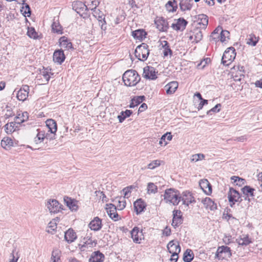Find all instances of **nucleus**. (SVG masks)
<instances>
[{"mask_svg":"<svg viewBox=\"0 0 262 262\" xmlns=\"http://www.w3.org/2000/svg\"><path fill=\"white\" fill-rule=\"evenodd\" d=\"M205 156L202 154H198L193 155L190 159L191 162H196L199 160H202L204 159Z\"/></svg>","mask_w":262,"mask_h":262,"instance_id":"3c124183","label":"nucleus"},{"mask_svg":"<svg viewBox=\"0 0 262 262\" xmlns=\"http://www.w3.org/2000/svg\"><path fill=\"white\" fill-rule=\"evenodd\" d=\"M52 31L57 34H62V27L58 21H54L52 25Z\"/></svg>","mask_w":262,"mask_h":262,"instance_id":"a19ab883","label":"nucleus"},{"mask_svg":"<svg viewBox=\"0 0 262 262\" xmlns=\"http://www.w3.org/2000/svg\"><path fill=\"white\" fill-rule=\"evenodd\" d=\"M135 187L134 186L131 185L128 187L124 188L122 191L124 192V198H128L130 196V193H131V190L133 189H134Z\"/></svg>","mask_w":262,"mask_h":262,"instance_id":"864d4df0","label":"nucleus"},{"mask_svg":"<svg viewBox=\"0 0 262 262\" xmlns=\"http://www.w3.org/2000/svg\"><path fill=\"white\" fill-rule=\"evenodd\" d=\"M172 215L173 219L171 225L173 227L178 226L179 224H181L182 222V212L179 210H174Z\"/></svg>","mask_w":262,"mask_h":262,"instance_id":"f3484780","label":"nucleus"},{"mask_svg":"<svg viewBox=\"0 0 262 262\" xmlns=\"http://www.w3.org/2000/svg\"><path fill=\"white\" fill-rule=\"evenodd\" d=\"M30 91L29 86L27 85H23L17 93V98L19 101H24L28 97Z\"/></svg>","mask_w":262,"mask_h":262,"instance_id":"1a4fd4ad","label":"nucleus"},{"mask_svg":"<svg viewBox=\"0 0 262 262\" xmlns=\"http://www.w3.org/2000/svg\"><path fill=\"white\" fill-rule=\"evenodd\" d=\"M48 132L50 135V140L55 139L56 132H57V124L56 121L52 119H48L46 121Z\"/></svg>","mask_w":262,"mask_h":262,"instance_id":"0eeeda50","label":"nucleus"},{"mask_svg":"<svg viewBox=\"0 0 262 262\" xmlns=\"http://www.w3.org/2000/svg\"><path fill=\"white\" fill-rule=\"evenodd\" d=\"M53 61L59 64H61L65 60L63 51L61 50H56L53 54Z\"/></svg>","mask_w":262,"mask_h":262,"instance_id":"6ab92c4d","label":"nucleus"},{"mask_svg":"<svg viewBox=\"0 0 262 262\" xmlns=\"http://www.w3.org/2000/svg\"><path fill=\"white\" fill-rule=\"evenodd\" d=\"M23 5L25 6L22 7L21 9V12L23 14H25V16L27 15L28 16H29L31 14L30 7L28 5L25 4L24 3H23Z\"/></svg>","mask_w":262,"mask_h":262,"instance_id":"6e6d98bb","label":"nucleus"},{"mask_svg":"<svg viewBox=\"0 0 262 262\" xmlns=\"http://www.w3.org/2000/svg\"><path fill=\"white\" fill-rule=\"evenodd\" d=\"M255 189L250 186H245L241 189L242 197H252L254 196Z\"/></svg>","mask_w":262,"mask_h":262,"instance_id":"5701e85b","label":"nucleus"},{"mask_svg":"<svg viewBox=\"0 0 262 262\" xmlns=\"http://www.w3.org/2000/svg\"><path fill=\"white\" fill-rule=\"evenodd\" d=\"M223 31L222 27L218 26L211 33V37L214 36L215 34H220Z\"/></svg>","mask_w":262,"mask_h":262,"instance_id":"774afa93","label":"nucleus"},{"mask_svg":"<svg viewBox=\"0 0 262 262\" xmlns=\"http://www.w3.org/2000/svg\"><path fill=\"white\" fill-rule=\"evenodd\" d=\"M59 219L58 217H56L52 220L48 224V228L50 229L51 230L54 231L57 228V222L59 221Z\"/></svg>","mask_w":262,"mask_h":262,"instance_id":"603ef678","label":"nucleus"},{"mask_svg":"<svg viewBox=\"0 0 262 262\" xmlns=\"http://www.w3.org/2000/svg\"><path fill=\"white\" fill-rule=\"evenodd\" d=\"M235 50L233 47L227 48L224 52L222 58V63L226 66H229L235 59Z\"/></svg>","mask_w":262,"mask_h":262,"instance_id":"7ed1b4c3","label":"nucleus"},{"mask_svg":"<svg viewBox=\"0 0 262 262\" xmlns=\"http://www.w3.org/2000/svg\"><path fill=\"white\" fill-rule=\"evenodd\" d=\"M201 189L206 193L210 194L212 192L211 185L207 179L201 180L199 182Z\"/></svg>","mask_w":262,"mask_h":262,"instance_id":"aec40b11","label":"nucleus"},{"mask_svg":"<svg viewBox=\"0 0 262 262\" xmlns=\"http://www.w3.org/2000/svg\"><path fill=\"white\" fill-rule=\"evenodd\" d=\"M88 226L91 230L94 231H99L102 227V220L98 216L95 217L90 222Z\"/></svg>","mask_w":262,"mask_h":262,"instance_id":"f8f14e48","label":"nucleus"},{"mask_svg":"<svg viewBox=\"0 0 262 262\" xmlns=\"http://www.w3.org/2000/svg\"><path fill=\"white\" fill-rule=\"evenodd\" d=\"M64 238L68 243H71L77 238V235L73 229H69L64 233Z\"/></svg>","mask_w":262,"mask_h":262,"instance_id":"bb28decb","label":"nucleus"},{"mask_svg":"<svg viewBox=\"0 0 262 262\" xmlns=\"http://www.w3.org/2000/svg\"><path fill=\"white\" fill-rule=\"evenodd\" d=\"M134 206L136 213L138 214L144 210L145 204L141 199H138L134 202Z\"/></svg>","mask_w":262,"mask_h":262,"instance_id":"c85d7f7f","label":"nucleus"},{"mask_svg":"<svg viewBox=\"0 0 262 262\" xmlns=\"http://www.w3.org/2000/svg\"><path fill=\"white\" fill-rule=\"evenodd\" d=\"M180 252H177L175 251V253H171V257L170 258V260L172 262H176L178 259V254Z\"/></svg>","mask_w":262,"mask_h":262,"instance_id":"69168bd1","label":"nucleus"},{"mask_svg":"<svg viewBox=\"0 0 262 262\" xmlns=\"http://www.w3.org/2000/svg\"><path fill=\"white\" fill-rule=\"evenodd\" d=\"M188 22L183 18H180L175 20L171 25L172 29L176 31H183L186 28Z\"/></svg>","mask_w":262,"mask_h":262,"instance_id":"ddd939ff","label":"nucleus"},{"mask_svg":"<svg viewBox=\"0 0 262 262\" xmlns=\"http://www.w3.org/2000/svg\"><path fill=\"white\" fill-rule=\"evenodd\" d=\"M189 2L190 1H180L179 5L182 11H185L190 10L192 4H191Z\"/></svg>","mask_w":262,"mask_h":262,"instance_id":"79ce46f5","label":"nucleus"},{"mask_svg":"<svg viewBox=\"0 0 262 262\" xmlns=\"http://www.w3.org/2000/svg\"><path fill=\"white\" fill-rule=\"evenodd\" d=\"M143 77L146 79L155 80L157 78L156 72L153 67L147 66L143 69Z\"/></svg>","mask_w":262,"mask_h":262,"instance_id":"9b49d317","label":"nucleus"},{"mask_svg":"<svg viewBox=\"0 0 262 262\" xmlns=\"http://www.w3.org/2000/svg\"><path fill=\"white\" fill-rule=\"evenodd\" d=\"M204 207L210 210H214L217 208L216 204L209 198H206L202 201Z\"/></svg>","mask_w":262,"mask_h":262,"instance_id":"cd10ccee","label":"nucleus"},{"mask_svg":"<svg viewBox=\"0 0 262 262\" xmlns=\"http://www.w3.org/2000/svg\"><path fill=\"white\" fill-rule=\"evenodd\" d=\"M27 34L30 38L34 39L37 38V33L33 28L28 29Z\"/></svg>","mask_w":262,"mask_h":262,"instance_id":"13d9d810","label":"nucleus"},{"mask_svg":"<svg viewBox=\"0 0 262 262\" xmlns=\"http://www.w3.org/2000/svg\"><path fill=\"white\" fill-rule=\"evenodd\" d=\"M165 43L164 46H167L165 48L164 51H163V54L165 56H166L168 55V54H171L172 51L170 50V48H169V47L167 46L168 43L167 41H165Z\"/></svg>","mask_w":262,"mask_h":262,"instance_id":"680f3d73","label":"nucleus"},{"mask_svg":"<svg viewBox=\"0 0 262 262\" xmlns=\"http://www.w3.org/2000/svg\"><path fill=\"white\" fill-rule=\"evenodd\" d=\"M99 24L101 26V29L103 30H105L106 28V21L105 20V18L103 17V19H98Z\"/></svg>","mask_w":262,"mask_h":262,"instance_id":"0e129e2a","label":"nucleus"},{"mask_svg":"<svg viewBox=\"0 0 262 262\" xmlns=\"http://www.w3.org/2000/svg\"><path fill=\"white\" fill-rule=\"evenodd\" d=\"M257 42V40L255 37L250 36V37L247 39V43L249 45L255 46Z\"/></svg>","mask_w":262,"mask_h":262,"instance_id":"bf43d9fd","label":"nucleus"},{"mask_svg":"<svg viewBox=\"0 0 262 262\" xmlns=\"http://www.w3.org/2000/svg\"><path fill=\"white\" fill-rule=\"evenodd\" d=\"M161 161L159 160H154L148 164L147 168L149 169H154L161 165Z\"/></svg>","mask_w":262,"mask_h":262,"instance_id":"09e8293b","label":"nucleus"},{"mask_svg":"<svg viewBox=\"0 0 262 262\" xmlns=\"http://www.w3.org/2000/svg\"><path fill=\"white\" fill-rule=\"evenodd\" d=\"M228 198L229 202L230 203V206L233 207L236 202H241L242 201L241 198H242V194L233 188H230L228 192Z\"/></svg>","mask_w":262,"mask_h":262,"instance_id":"39448f33","label":"nucleus"},{"mask_svg":"<svg viewBox=\"0 0 262 262\" xmlns=\"http://www.w3.org/2000/svg\"><path fill=\"white\" fill-rule=\"evenodd\" d=\"M29 118L28 113L26 112L19 114L14 118L15 122L20 124V123L27 121Z\"/></svg>","mask_w":262,"mask_h":262,"instance_id":"2f4dec72","label":"nucleus"},{"mask_svg":"<svg viewBox=\"0 0 262 262\" xmlns=\"http://www.w3.org/2000/svg\"><path fill=\"white\" fill-rule=\"evenodd\" d=\"M104 258V255L98 251L92 253L89 261V262H102Z\"/></svg>","mask_w":262,"mask_h":262,"instance_id":"b1692460","label":"nucleus"},{"mask_svg":"<svg viewBox=\"0 0 262 262\" xmlns=\"http://www.w3.org/2000/svg\"><path fill=\"white\" fill-rule=\"evenodd\" d=\"M230 33L228 31L223 30L220 33V41L222 42L226 41V38L229 39Z\"/></svg>","mask_w":262,"mask_h":262,"instance_id":"de8ad7c7","label":"nucleus"},{"mask_svg":"<svg viewBox=\"0 0 262 262\" xmlns=\"http://www.w3.org/2000/svg\"><path fill=\"white\" fill-rule=\"evenodd\" d=\"M73 9H74L78 13L86 11L88 7L85 3L82 1H74L72 4Z\"/></svg>","mask_w":262,"mask_h":262,"instance_id":"a211bd4d","label":"nucleus"},{"mask_svg":"<svg viewBox=\"0 0 262 262\" xmlns=\"http://www.w3.org/2000/svg\"><path fill=\"white\" fill-rule=\"evenodd\" d=\"M130 234L131 237L135 243H140V241L143 238V235L142 231H140L139 228L134 227L131 231Z\"/></svg>","mask_w":262,"mask_h":262,"instance_id":"dca6fc26","label":"nucleus"},{"mask_svg":"<svg viewBox=\"0 0 262 262\" xmlns=\"http://www.w3.org/2000/svg\"><path fill=\"white\" fill-rule=\"evenodd\" d=\"M148 47L147 44L143 43L136 48L135 54L140 60L144 61L147 59L149 53Z\"/></svg>","mask_w":262,"mask_h":262,"instance_id":"20e7f679","label":"nucleus"},{"mask_svg":"<svg viewBox=\"0 0 262 262\" xmlns=\"http://www.w3.org/2000/svg\"><path fill=\"white\" fill-rule=\"evenodd\" d=\"M145 99L144 96H137L132 99L129 104L130 108H134L142 103Z\"/></svg>","mask_w":262,"mask_h":262,"instance_id":"f704fd0d","label":"nucleus"},{"mask_svg":"<svg viewBox=\"0 0 262 262\" xmlns=\"http://www.w3.org/2000/svg\"><path fill=\"white\" fill-rule=\"evenodd\" d=\"M145 33L142 30H137L133 32V36L135 38L142 39L145 36Z\"/></svg>","mask_w":262,"mask_h":262,"instance_id":"a18cd8bd","label":"nucleus"},{"mask_svg":"<svg viewBox=\"0 0 262 262\" xmlns=\"http://www.w3.org/2000/svg\"><path fill=\"white\" fill-rule=\"evenodd\" d=\"M1 146L6 150L10 149L13 146V141L9 137H5L1 141Z\"/></svg>","mask_w":262,"mask_h":262,"instance_id":"7c9ffc66","label":"nucleus"},{"mask_svg":"<svg viewBox=\"0 0 262 262\" xmlns=\"http://www.w3.org/2000/svg\"><path fill=\"white\" fill-rule=\"evenodd\" d=\"M194 40L198 42L200 41L203 38V34L201 30L196 29L194 32Z\"/></svg>","mask_w":262,"mask_h":262,"instance_id":"8fccbe9b","label":"nucleus"},{"mask_svg":"<svg viewBox=\"0 0 262 262\" xmlns=\"http://www.w3.org/2000/svg\"><path fill=\"white\" fill-rule=\"evenodd\" d=\"M236 241L238 245L242 246H246L251 242L248 236L247 235H243V237L236 239Z\"/></svg>","mask_w":262,"mask_h":262,"instance_id":"37998d69","label":"nucleus"},{"mask_svg":"<svg viewBox=\"0 0 262 262\" xmlns=\"http://www.w3.org/2000/svg\"><path fill=\"white\" fill-rule=\"evenodd\" d=\"M155 23L157 28L161 32H166L168 29L167 21L163 17H157L155 20Z\"/></svg>","mask_w":262,"mask_h":262,"instance_id":"9d476101","label":"nucleus"},{"mask_svg":"<svg viewBox=\"0 0 262 262\" xmlns=\"http://www.w3.org/2000/svg\"><path fill=\"white\" fill-rule=\"evenodd\" d=\"M60 45L61 47L67 49H71L72 48V43L70 42L68 38L65 36H62L59 39Z\"/></svg>","mask_w":262,"mask_h":262,"instance_id":"72a5a7b5","label":"nucleus"},{"mask_svg":"<svg viewBox=\"0 0 262 262\" xmlns=\"http://www.w3.org/2000/svg\"><path fill=\"white\" fill-rule=\"evenodd\" d=\"M157 186L153 183H148L147 186V192L148 194L156 193L157 192Z\"/></svg>","mask_w":262,"mask_h":262,"instance_id":"c03bdc74","label":"nucleus"},{"mask_svg":"<svg viewBox=\"0 0 262 262\" xmlns=\"http://www.w3.org/2000/svg\"><path fill=\"white\" fill-rule=\"evenodd\" d=\"M122 79L126 86H134L139 83L141 78L137 71L134 70H129L123 74Z\"/></svg>","mask_w":262,"mask_h":262,"instance_id":"f257e3e1","label":"nucleus"},{"mask_svg":"<svg viewBox=\"0 0 262 262\" xmlns=\"http://www.w3.org/2000/svg\"><path fill=\"white\" fill-rule=\"evenodd\" d=\"M231 179L234 181V183H236V185L238 186H242L245 181L244 179L236 176L232 177Z\"/></svg>","mask_w":262,"mask_h":262,"instance_id":"4d7b16f0","label":"nucleus"},{"mask_svg":"<svg viewBox=\"0 0 262 262\" xmlns=\"http://www.w3.org/2000/svg\"><path fill=\"white\" fill-rule=\"evenodd\" d=\"M193 258V254L191 250L187 249L183 255V259L186 262H190Z\"/></svg>","mask_w":262,"mask_h":262,"instance_id":"ea45409f","label":"nucleus"},{"mask_svg":"<svg viewBox=\"0 0 262 262\" xmlns=\"http://www.w3.org/2000/svg\"><path fill=\"white\" fill-rule=\"evenodd\" d=\"M167 248L170 253H175V251L177 252H180L181 251L179 243L178 242H174V241H170L167 245Z\"/></svg>","mask_w":262,"mask_h":262,"instance_id":"4be33fe9","label":"nucleus"},{"mask_svg":"<svg viewBox=\"0 0 262 262\" xmlns=\"http://www.w3.org/2000/svg\"><path fill=\"white\" fill-rule=\"evenodd\" d=\"M38 132L36 136L34 139V141L36 144H39L43 141L45 139H49L50 135L48 133H46L44 130L37 129Z\"/></svg>","mask_w":262,"mask_h":262,"instance_id":"4468645a","label":"nucleus"},{"mask_svg":"<svg viewBox=\"0 0 262 262\" xmlns=\"http://www.w3.org/2000/svg\"><path fill=\"white\" fill-rule=\"evenodd\" d=\"M198 24L202 27V29H205L208 24V16L204 14H201L197 16Z\"/></svg>","mask_w":262,"mask_h":262,"instance_id":"a878e982","label":"nucleus"},{"mask_svg":"<svg viewBox=\"0 0 262 262\" xmlns=\"http://www.w3.org/2000/svg\"><path fill=\"white\" fill-rule=\"evenodd\" d=\"M63 200L64 203L70 210L76 211L78 209L77 203L75 200H72L68 196H64Z\"/></svg>","mask_w":262,"mask_h":262,"instance_id":"393cba45","label":"nucleus"},{"mask_svg":"<svg viewBox=\"0 0 262 262\" xmlns=\"http://www.w3.org/2000/svg\"><path fill=\"white\" fill-rule=\"evenodd\" d=\"M181 201L183 202V204L186 205L188 206L189 204L194 201V199L191 194L188 192L187 193H184L183 194V196H181Z\"/></svg>","mask_w":262,"mask_h":262,"instance_id":"473e14b6","label":"nucleus"},{"mask_svg":"<svg viewBox=\"0 0 262 262\" xmlns=\"http://www.w3.org/2000/svg\"><path fill=\"white\" fill-rule=\"evenodd\" d=\"M117 202L118 205L116 206V208L119 210H123L126 206V202L124 200V198L120 197L117 200Z\"/></svg>","mask_w":262,"mask_h":262,"instance_id":"49530a36","label":"nucleus"},{"mask_svg":"<svg viewBox=\"0 0 262 262\" xmlns=\"http://www.w3.org/2000/svg\"><path fill=\"white\" fill-rule=\"evenodd\" d=\"M177 1H168L165 5L167 10L169 12H174L177 8Z\"/></svg>","mask_w":262,"mask_h":262,"instance_id":"4c0bfd02","label":"nucleus"},{"mask_svg":"<svg viewBox=\"0 0 262 262\" xmlns=\"http://www.w3.org/2000/svg\"><path fill=\"white\" fill-rule=\"evenodd\" d=\"M178 87V83L177 81H171L167 84L164 88L167 95L173 94Z\"/></svg>","mask_w":262,"mask_h":262,"instance_id":"412c9836","label":"nucleus"},{"mask_svg":"<svg viewBox=\"0 0 262 262\" xmlns=\"http://www.w3.org/2000/svg\"><path fill=\"white\" fill-rule=\"evenodd\" d=\"M40 74L46 79V82H48L49 81L50 76L49 74V70L48 69L43 68L41 71H40Z\"/></svg>","mask_w":262,"mask_h":262,"instance_id":"5fc2aeb1","label":"nucleus"},{"mask_svg":"<svg viewBox=\"0 0 262 262\" xmlns=\"http://www.w3.org/2000/svg\"><path fill=\"white\" fill-rule=\"evenodd\" d=\"M208 58L202 60L200 63L197 65V67L200 69H203L207 64Z\"/></svg>","mask_w":262,"mask_h":262,"instance_id":"e2e57ef3","label":"nucleus"},{"mask_svg":"<svg viewBox=\"0 0 262 262\" xmlns=\"http://www.w3.org/2000/svg\"><path fill=\"white\" fill-rule=\"evenodd\" d=\"M244 198V200L247 202V204L246 205L245 207H247V208L248 209L250 207H252V205L250 204V202L252 200V197H243Z\"/></svg>","mask_w":262,"mask_h":262,"instance_id":"338daca9","label":"nucleus"},{"mask_svg":"<svg viewBox=\"0 0 262 262\" xmlns=\"http://www.w3.org/2000/svg\"><path fill=\"white\" fill-rule=\"evenodd\" d=\"M172 136L171 135V134L170 133H167L165 134L161 137L159 141V144L161 146H162L163 144H164V145H166L167 144V142L165 141L166 139L168 141H170L172 139Z\"/></svg>","mask_w":262,"mask_h":262,"instance_id":"58836bf2","label":"nucleus"},{"mask_svg":"<svg viewBox=\"0 0 262 262\" xmlns=\"http://www.w3.org/2000/svg\"><path fill=\"white\" fill-rule=\"evenodd\" d=\"M221 107V104H217L214 107L207 112V114H209L211 112H219L220 111Z\"/></svg>","mask_w":262,"mask_h":262,"instance_id":"052dcab7","label":"nucleus"},{"mask_svg":"<svg viewBox=\"0 0 262 262\" xmlns=\"http://www.w3.org/2000/svg\"><path fill=\"white\" fill-rule=\"evenodd\" d=\"M17 124H18L15 120L14 122L6 124L5 126L6 132L8 134L14 132L17 127Z\"/></svg>","mask_w":262,"mask_h":262,"instance_id":"c9c22d12","label":"nucleus"},{"mask_svg":"<svg viewBox=\"0 0 262 262\" xmlns=\"http://www.w3.org/2000/svg\"><path fill=\"white\" fill-rule=\"evenodd\" d=\"M163 196L166 203L174 206L178 205L181 199L179 191L172 188L165 190Z\"/></svg>","mask_w":262,"mask_h":262,"instance_id":"f03ea898","label":"nucleus"},{"mask_svg":"<svg viewBox=\"0 0 262 262\" xmlns=\"http://www.w3.org/2000/svg\"><path fill=\"white\" fill-rule=\"evenodd\" d=\"M231 256V252L229 247L227 246L219 247L216 251L215 256L219 259L229 258Z\"/></svg>","mask_w":262,"mask_h":262,"instance_id":"423d86ee","label":"nucleus"},{"mask_svg":"<svg viewBox=\"0 0 262 262\" xmlns=\"http://www.w3.org/2000/svg\"><path fill=\"white\" fill-rule=\"evenodd\" d=\"M96 245V242L92 240L91 238L87 239L85 242H83V244H80V249L81 251H84L86 249L89 248H92Z\"/></svg>","mask_w":262,"mask_h":262,"instance_id":"c756f323","label":"nucleus"},{"mask_svg":"<svg viewBox=\"0 0 262 262\" xmlns=\"http://www.w3.org/2000/svg\"><path fill=\"white\" fill-rule=\"evenodd\" d=\"M47 207L51 213H57L61 209V205L56 200H52L48 201Z\"/></svg>","mask_w":262,"mask_h":262,"instance_id":"2eb2a0df","label":"nucleus"},{"mask_svg":"<svg viewBox=\"0 0 262 262\" xmlns=\"http://www.w3.org/2000/svg\"><path fill=\"white\" fill-rule=\"evenodd\" d=\"M60 253V252L58 249H54L52 252L50 262H61Z\"/></svg>","mask_w":262,"mask_h":262,"instance_id":"e433bc0d","label":"nucleus"},{"mask_svg":"<svg viewBox=\"0 0 262 262\" xmlns=\"http://www.w3.org/2000/svg\"><path fill=\"white\" fill-rule=\"evenodd\" d=\"M105 209L107 213L113 220L115 221H118L121 219L119 214L117 212L116 206L113 204H107L106 205Z\"/></svg>","mask_w":262,"mask_h":262,"instance_id":"6e6552de","label":"nucleus"}]
</instances>
